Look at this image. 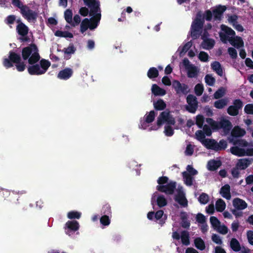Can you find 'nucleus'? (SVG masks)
Instances as JSON below:
<instances>
[{
  "label": "nucleus",
  "mask_w": 253,
  "mask_h": 253,
  "mask_svg": "<svg viewBox=\"0 0 253 253\" xmlns=\"http://www.w3.org/2000/svg\"><path fill=\"white\" fill-rule=\"evenodd\" d=\"M21 53L23 59L24 60L28 59L29 64H34L37 63L41 58L38 48L35 43H31L23 48Z\"/></svg>",
  "instance_id": "obj_1"
},
{
  "label": "nucleus",
  "mask_w": 253,
  "mask_h": 253,
  "mask_svg": "<svg viewBox=\"0 0 253 253\" xmlns=\"http://www.w3.org/2000/svg\"><path fill=\"white\" fill-rule=\"evenodd\" d=\"M13 63L16 64V68L18 71L22 72L25 70L26 65L23 62H21L20 54L11 50L9 52L8 58L3 59V65L8 69L13 66Z\"/></svg>",
  "instance_id": "obj_2"
},
{
  "label": "nucleus",
  "mask_w": 253,
  "mask_h": 253,
  "mask_svg": "<svg viewBox=\"0 0 253 253\" xmlns=\"http://www.w3.org/2000/svg\"><path fill=\"white\" fill-rule=\"evenodd\" d=\"M204 23V18H202L200 13H198L192 23L190 28L191 36L193 40L198 39L201 35Z\"/></svg>",
  "instance_id": "obj_3"
},
{
  "label": "nucleus",
  "mask_w": 253,
  "mask_h": 253,
  "mask_svg": "<svg viewBox=\"0 0 253 253\" xmlns=\"http://www.w3.org/2000/svg\"><path fill=\"white\" fill-rule=\"evenodd\" d=\"M182 63L187 71L188 78H193L197 77L198 75L199 71L196 66L191 64L189 60L186 58H184Z\"/></svg>",
  "instance_id": "obj_4"
},
{
  "label": "nucleus",
  "mask_w": 253,
  "mask_h": 253,
  "mask_svg": "<svg viewBox=\"0 0 253 253\" xmlns=\"http://www.w3.org/2000/svg\"><path fill=\"white\" fill-rule=\"evenodd\" d=\"M243 101L240 99H236L233 100V104L228 107L227 109V113L231 116H236L239 114V110L243 107Z\"/></svg>",
  "instance_id": "obj_5"
},
{
  "label": "nucleus",
  "mask_w": 253,
  "mask_h": 253,
  "mask_svg": "<svg viewBox=\"0 0 253 253\" xmlns=\"http://www.w3.org/2000/svg\"><path fill=\"white\" fill-rule=\"evenodd\" d=\"M84 4L90 8L89 14L90 16H94L98 13H100L99 2L96 0H83Z\"/></svg>",
  "instance_id": "obj_6"
},
{
  "label": "nucleus",
  "mask_w": 253,
  "mask_h": 253,
  "mask_svg": "<svg viewBox=\"0 0 253 253\" xmlns=\"http://www.w3.org/2000/svg\"><path fill=\"white\" fill-rule=\"evenodd\" d=\"M172 86L177 94L182 93L186 95L190 91L189 86L187 84H181L178 80H173L172 81Z\"/></svg>",
  "instance_id": "obj_7"
},
{
  "label": "nucleus",
  "mask_w": 253,
  "mask_h": 253,
  "mask_svg": "<svg viewBox=\"0 0 253 253\" xmlns=\"http://www.w3.org/2000/svg\"><path fill=\"white\" fill-rule=\"evenodd\" d=\"M186 101L188 104L186 107V109L189 112L194 113L198 108V101L197 98L194 95L189 94L186 98Z\"/></svg>",
  "instance_id": "obj_8"
},
{
  "label": "nucleus",
  "mask_w": 253,
  "mask_h": 253,
  "mask_svg": "<svg viewBox=\"0 0 253 253\" xmlns=\"http://www.w3.org/2000/svg\"><path fill=\"white\" fill-rule=\"evenodd\" d=\"M176 183L175 181H170L165 185H157V189L166 194L172 195L176 189Z\"/></svg>",
  "instance_id": "obj_9"
},
{
  "label": "nucleus",
  "mask_w": 253,
  "mask_h": 253,
  "mask_svg": "<svg viewBox=\"0 0 253 253\" xmlns=\"http://www.w3.org/2000/svg\"><path fill=\"white\" fill-rule=\"evenodd\" d=\"M174 200L180 206L186 207L188 206V201L185 197V193L182 190V188H178L177 190V194L175 195Z\"/></svg>",
  "instance_id": "obj_10"
},
{
  "label": "nucleus",
  "mask_w": 253,
  "mask_h": 253,
  "mask_svg": "<svg viewBox=\"0 0 253 253\" xmlns=\"http://www.w3.org/2000/svg\"><path fill=\"white\" fill-rule=\"evenodd\" d=\"M21 14L28 21L36 20L37 17V12L30 9L28 6V8L21 9Z\"/></svg>",
  "instance_id": "obj_11"
},
{
  "label": "nucleus",
  "mask_w": 253,
  "mask_h": 253,
  "mask_svg": "<svg viewBox=\"0 0 253 253\" xmlns=\"http://www.w3.org/2000/svg\"><path fill=\"white\" fill-rule=\"evenodd\" d=\"M232 126V123L228 120L223 118L219 121V129H223V132L226 135L229 133Z\"/></svg>",
  "instance_id": "obj_12"
},
{
  "label": "nucleus",
  "mask_w": 253,
  "mask_h": 253,
  "mask_svg": "<svg viewBox=\"0 0 253 253\" xmlns=\"http://www.w3.org/2000/svg\"><path fill=\"white\" fill-rule=\"evenodd\" d=\"M79 223L76 220L68 221L65 224V230L67 234L70 235V231L75 232L79 229Z\"/></svg>",
  "instance_id": "obj_13"
},
{
  "label": "nucleus",
  "mask_w": 253,
  "mask_h": 253,
  "mask_svg": "<svg viewBox=\"0 0 253 253\" xmlns=\"http://www.w3.org/2000/svg\"><path fill=\"white\" fill-rule=\"evenodd\" d=\"M73 74V70L70 68H66L59 71L57 75V78L62 80H67L70 79Z\"/></svg>",
  "instance_id": "obj_14"
},
{
  "label": "nucleus",
  "mask_w": 253,
  "mask_h": 253,
  "mask_svg": "<svg viewBox=\"0 0 253 253\" xmlns=\"http://www.w3.org/2000/svg\"><path fill=\"white\" fill-rule=\"evenodd\" d=\"M226 7L224 5H219L212 10L214 20H221L223 12L226 10Z\"/></svg>",
  "instance_id": "obj_15"
},
{
  "label": "nucleus",
  "mask_w": 253,
  "mask_h": 253,
  "mask_svg": "<svg viewBox=\"0 0 253 253\" xmlns=\"http://www.w3.org/2000/svg\"><path fill=\"white\" fill-rule=\"evenodd\" d=\"M32 66H29L28 68V72L31 75H41L43 74L42 71L40 66L39 64L35 63L31 64Z\"/></svg>",
  "instance_id": "obj_16"
},
{
  "label": "nucleus",
  "mask_w": 253,
  "mask_h": 253,
  "mask_svg": "<svg viewBox=\"0 0 253 253\" xmlns=\"http://www.w3.org/2000/svg\"><path fill=\"white\" fill-rule=\"evenodd\" d=\"M233 206L238 210H243L247 207L248 205L244 200L236 198L233 201Z\"/></svg>",
  "instance_id": "obj_17"
},
{
  "label": "nucleus",
  "mask_w": 253,
  "mask_h": 253,
  "mask_svg": "<svg viewBox=\"0 0 253 253\" xmlns=\"http://www.w3.org/2000/svg\"><path fill=\"white\" fill-rule=\"evenodd\" d=\"M204 145L207 149L213 150L216 151V149L217 147V142L214 139H211L207 138L206 140H204L203 143Z\"/></svg>",
  "instance_id": "obj_18"
},
{
  "label": "nucleus",
  "mask_w": 253,
  "mask_h": 253,
  "mask_svg": "<svg viewBox=\"0 0 253 253\" xmlns=\"http://www.w3.org/2000/svg\"><path fill=\"white\" fill-rule=\"evenodd\" d=\"M101 13H98L95 16L91 17L90 20L89 29L93 30L95 29L98 25L101 19Z\"/></svg>",
  "instance_id": "obj_19"
},
{
  "label": "nucleus",
  "mask_w": 253,
  "mask_h": 253,
  "mask_svg": "<svg viewBox=\"0 0 253 253\" xmlns=\"http://www.w3.org/2000/svg\"><path fill=\"white\" fill-rule=\"evenodd\" d=\"M220 161L211 160L208 162L207 168L210 171H214L221 166Z\"/></svg>",
  "instance_id": "obj_20"
},
{
  "label": "nucleus",
  "mask_w": 253,
  "mask_h": 253,
  "mask_svg": "<svg viewBox=\"0 0 253 253\" xmlns=\"http://www.w3.org/2000/svg\"><path fill=\"white\" fill-rule=\"evenodd\" d=\"M252 163V161L248 158L241 159L239 160L236 164L237 168L240 169H245Z\"/></svg>",
  "instance_id": "obj_21"
},
{
  "label": "nucleus",
  "mask_w": 253,
  "mask_h": 253,
  "mask_svg": "<svg viewBox=\"0 0 253 253\" xmlns=\"http://www.w3.org/2000/svg\"><path fill=\"white\" fill-rule=\"evenodd\" d=\"M220 193L223 198L227 200L230 199L231 196L230 186L228 184L223 186L220 189Z\"/></svg>",
  "instance_id": "obj_22"
},
{
  "label": "nucleus",
  "mask_w": 253,
  "mask_h": 253,
  "mask_svg": "<svg viewBox=\"0 0 253 253\" xmlns=\"http://www.w3.org/2000/svg\"><path fill=\"white\" fill-rule=\"evenodd\" d=\"M169 112L167 111H163L161 112L159 116L157 118V125L158 127H160L162 124L165 122L166 120L168 119L169 116Z\"/></svg>",
  "instance_id": "obj_23"
},
{
  "label": "nucleus",
  "mask_w": 253,
  "mask_h": 253,
  "mask_svg": "<svg viewBox=\"0 0 253 253\" xmlns=\"http://www.w3.org/2000/svg\"><path fill=\"white\" fill-rule=\"evenodd\" d=\"M245 134V130L240 127L239 126H235L231 131V135L234 137H242Z\"/></svg>",
  "instance_id": "obj_24"
},
{
  "label": "nucleus",
  "mask_w": 253,
  "mask_h": 253,
  "mask_svg": "<svg viewBox=\"0 0 253 253\" xmlns=\"http://www.w3.org/2000/svg\"><path fill=\"white\" fill-rule=\"evenodd\" d=\"M167 218L166 214H164V211L163 210H159L155 213V218L158 220H159V223L161 225H163L165 223Z\"/></svg>",
  "instance_id": "obj_25"
},
{
  "label": "nucleus",
  "mask_w": 253,
  "mask_h": 253,
  "mask_svg": "<svg viewBox=\"0 0 253 253\" xmlns=\"http://www.w3.org/2000/svg\"><path fill=\"white\" fill-rule=\"evenodd\" d=\"M17 33L22 37L27 35L29 28L25 24L17 25L16 28Z\"/></svg>",
  "instance_id": "obj_26"
},
{
  "label": "nucleus",
  "mask_w": 253,
  "mask_h": 253,
  "mask_svg": "<svg viewBox=\"0 0 253 253\" xmlns=\"http://www.w3.org/2000/svg\"><path fill=\"white\" fill-rule=\"evenodd\" d=\"M211 69L219 76H223V69L221 64L218 61H214L211 64Z\"/></svg>",
  "instance_id": "obj_27"
},
{
  "label": "nucleus",
  "mask_w": 253,
  "mask_h": 253,
  "mask_svg": "<svg viewBox=\"0 0 253 253\" xmlns=\"http://www.w3.org/2000/svg\"><path fill=\"white\" fill-rule=\"evenodd\" d=\"M228 103V99L227 98L218 99L214 102V107L218 109L224 108Z\"/></svg>",
  "instance_id": "obj_28"
},
{
  "label": "nucleus",
  "mask_w": 253,
  "mask_h": 253,
  "mask_svg": "<svg viewBox=\"0 0 253 253\" xmlns=\"http://www.w3.org/2000/svg\"><path fill=\"white\" fill-rule=\"evenodd\" d=\"M76 51V48L74 47L73 44H70L67 48H64L63 49L65 55L64 58L66 60L70 58V55L74 54Z\"/></svg>",
  "instance_id": "obj_29"
},
{
  "label": "nucleus",
  "mask_w": 253,
  "mask_h": 253,
  "mask_svg": "<svg viewBox=\"0 0 253 253\" xmlns=\"http://www.w3.org/2000/svg\"><path fill=\"white\" fill-rule=\"evenodd\" d=\"M230 152L232 154L239 157L244 156L246 155L245 150L237 146L232 147L230 148Z\"/></svg>",
  "instance_id": "obj_30"
},
{
  "label": "nucleus",
  "mask_w": 253,
  "mask_h": 253,
  "mask_svg": "<svg viewBox=\"0 0 253 253\" xmlns=\"http://www.w3.org/2000/svg\"><path fill=\"white\" fill-rule=\"evenodd\" d=\"M152 92L155 96H163L166 93V91L164 89L161 88L156 84H153L152 86Z\"/></svg>",
  "instance_id": "obj_31"
},
{
  "label": "nucleus",
  "mask_w": 253,
  "mask_h": 253,
  "mask_svg": "<svg viewBox=\"0 0 253 253\" xmlns=\"http://www.w3.org/2000/svg\"><path fill=\"white\" fill-rule=\"evenodd\" d=\"M206 121L210 126L213 131L219 129V122H216L210 118H207Z\"/></svg>",
  "instance_id": "obj_32"
},
{
  "label": "nucleus",
  "mask_w": 253,
  "mask_h": 253,
  "mask_svg": "<svg viewBox=\"0 0 253 253\" xmlns=\"http://www.w3.org/2000/svg\"><path fill=\"white\" fill-rule=\"evenodd\" d=\"M182 176L184 179V183L187 186H192L193 185V177L192 175L189 174L187 171H183L182 172Z\"/></svg>",
  "instance_id": "obj_33"
},
{
  "label": "nucleus",
  "mask_w": 253,
  "mask_h": 253,
  "mask_svg": "<svg viewBox=\"0 0 253 253\" xmlns=\"http://www.w3.org/2000/svg\"><path fill=\"white\" fill-rule=\"evenodd\" d=\"M181 226L184 228H189L190 226V223L188 220L187 214L186 212H181Z\"/></svg>",
  "instance_id": "obj_34"
},
{
  "label": "nucleus",
  "mask_w": 253,
  "mask_h": 253,
  "mask_svg": "<svg viewBox=\"0 0 253 253\" xmlns=\"http://www.w3.org/2000/svg\"><path fill=\"white\" fill-rule=\"evenodd\" d=\"M181 240L182 243L185 245L188 246L190 244V237L189 232L187 231H182L181 232Z\"/></svg>",
  "instance_id": "obj_35"
},
{
  "label": "nucleus",
  "mask_w": 253,
  "mask_h": 253,
  "mask_svg": "<svg viewBox=\"0 0 253 253\" xmlns=\"http://www.w3.org/2000/svg\"><path fill=\"white\" fill-rule=\"evenodd\" d=\"M40 66L42 71L44 74L50 67L51 64L50 62L45 59H42L40 61Z\"/></svg>",
  "instance_id": "obj_36"
},
{
  "label": "nucleus",
  "mask_w": 253,
  "mask_h": 253,
  "mask_svg": "<svg viewBox=\"0 0 253 253\" xmlns=\"http://www.w3.org/2000/svg\"><path fill=\"white\" fill-rule=\"evenodd\" d=\"M154 108L156 110L161 111L166 108V104L163 99H160L154 103Z\"/></svg>",
  "instance_id": "obj_37"
},
{
  "label": "nucleus",
  "mask_w": 253,
  "mask_h": 253,
  "mask_svg": "<svg viewBox=\"0 0 253 253\" xmlns=\"http://www.w3.org/2000/svg\"><path fill=\"white\" fill-rule=\"evenodd\" d=\"M90 20L87 18H84L81 22L80 25V32L83 34L88 28H89Z\"/></svg>",
  "instance_id": "obj_38"
},
{
  "label": "nucleus",
  "mask_w": 253,
  "mask_h": 253,
  "mask_svg": "<svg viewBox=\"0 0 253 253\" xmlns=\"http://www.w3.org/2000/svg\"><path fill=\"white\" fill-rule=\"evenodd\" d=\"M230 42L232 45L237 48L244 46L243 41L240 37H236L234 41L230 40Z\"/></svg>",
  "instance_id": "obj_39"
},
{
  "label": "nucleus",
  "mask_w": 253,
  "mask_h": 253,
  "mask_svg": "<svg viewBox=\"0 0 253 253\" xmlns=\"http://www.w3.org/2000/svg\"><path fill=\"white\" fill-rule=\"evenodd\" d=\"M225 202L221 199H218L215 203L216 210L218 212H222L225 209Z\"/></svg>",
  "instance_id": "obj_40"
},
{
  "label": "nucleus",
  "mask_w": 253,
  "mask_h": 253,
  "mask_svg": "<svg viewBox=\"0 0 253 253\" xmlns=\"http://www.w3.org/2000/svg\"><path fill=\"white\" fill-rule=\"evenodd\" d=\"M214 44V41L211 39L204 40L202 43L203 47L205 49H211L213 47Z\"/></svg>",
  "instance_id": "obj_41"
},
{
  "label": "nucleus",
  "mask_w": 253,
  "mask_h": 253,
  "mask_svg": "<svg viewBox=\"0 0 253 253\" xmlns=\"http://www.w3.org/2000/svg\"><path fill=\"white\" fill-rule=\"evenodd\" d=\"M194 244L197 249L201 251L205 250V242L200 237H197L194 240Z\"/></svg>",
  "instance_id": "obj_42"
},
{
  "label": "nucleus",
  "mask_w": 253,
  "mask_h": 253,
  "mask_svg": "<svg viewBox=\"0 0 253 253\" xmlns=\"http://www.w3.org/2000/svg\"><path fill=\"white\" fill-rule=\"evenodd\" d=\"M230 247L235 252H239L241 250L240 244L236 238H232L231 240Z\"/></svg>",
  "instance_id": "obj_43"
},
{
  "label": "nucleus",
  "mask_w": 253,
  "mask_h": 253,
  "mask_svg": "<svg viewBox=\"0 0 253 253\" xmlns=\"http://www.w3.org/2000/svg\"><path fill=\"white\" fill-rule=\"evenodd\" d=\"M54 34L55 36L59 37L69 38H72L73 37V35L71 33L68 31L63 32L60 30H57Z\"/></svg>",
  "instance_id": "obj_44"
},
{
  "label": "nucleus",
  "mask_w": 253,
  "mask_h": 253,
  "mask_svg": "<svg viewBox=\"0 0 253 253\" xmlns=\"http://www.w3.org/2000/svg\"><path fill=\"white\" fill-rule=\"evenodd\" d=\"M157 205L159 208H162L167 205V201L163 195L159 196L156 199Z\"/></svg>",
  "instance_id": "obj_45"
},
{
  "label": "nucleus",
  "mask_w": 253,
  "mask_h": 253,
  "mask_svg": "<svg viewBox=\"0 0 253 253\" xmlns=\"http://www.w3.org/2000/svg\"><path fill=\"white\" fill-rule=\"evenodd\" d=\"M147 76L150 79L157 78L159 76V71L156 68L151 67L148 71Z\"/></svg>",
  "instance_id": "obj_46"
},
{
  "label": "nucleus",
  "mask_w": 253,
  "mask_h": 253,
  "mask_svg": "<svg viewBox=\"0 0 253 253\" xmlns=\"http://www.w3.org/2000/svg\"><path fill=\"white\" fill-rule=\"evenodd\" d=\"M16 18V17L15 15H9L4 19V23L11 28L12 27L11 25L13 24L15 22Z\"/></svg>",
  "instance_id": "obj_47"
},
{
  "label": "nucleus",
  "mask_w": 253,
  "mask_h": 253,
  "mask_svg": "<svg viewBox=\"0 0 253 253\" xmlns=\"http://www.w3.org/2000/svg\"><path fill=\"white\" fill-rule=\"evenodd\" d=\"M225 93V89L223 87H221L218 88L214 93L213 97L216 99H221Z\"/></svg>",
  "instance_id": "obj_48"
},
{
  "label": "nucleus",
  "mask_w": 253,
  "mask_h": 253,
  "mask_svg": "<svg viewBox=\"0 0 253 253\" xmlns=\"http://www.w3.org/2000/svg\"><path fill=\"white\" fill-rule=\"evenodd\" d=\"M81 216V213L77 211H69L67 214L68 218L72 219H80Z\"/></svg>",
  "instance_id": "obj_49"
},
{
  "label": "nucleus",
  "mask_w": 253,
  "mask_h": 253,
  "mask_svg": "<svg viewBox=\"0 0 253 253\" xmlns=\"http://www.w3.org/2000/svg\"><path fill=\"white\" fill-rule=\"evenodd\" d=\"M72 16L73 13L71 9H68L65 10L64 12V17L68 23L70 24L72 23Z\"/></svg>",
  "instance_id": "obj_50"
},
{
  "label": "nucleus",
  "mask_w": 253,
  "mask_h": 253,
  "mask_svg": "<svg viewBox=\"0 0 253 253\" xmlns=\"http://www.w3.org/2000/svg\"><path fill=\"white\" fill-rule=\"evenodd\" d=\"M199 201L202 204L205 205L209 201V197L208 195L205 193H202L199 197Z\"/></svg>",
  "instance_id": "obj_51"
},
{
  "label": "nucleus",
  "mask_w": 253,
  "mask_h": 253,
  "mask_svg": "<svg viewBox=\"0 0 253 253\" xmlns=\"http://www.w3.org/2000/svg\"><path fill=\"white\" fill-rule=\"evenodd\" d=\"M101 212L104 215H111L112 212L110 205L108 204L104 205L102 208Z\"/></svg>",
  "instance_id": "obj_52"
},
{
  "label": "nucleus",
  "mask_w": 253,
  "mask_h": 253,
  "mask_svg": "<svg viewBox=\"0 0 253 253\" xmlns=\"http://www.w3.org/2000/svg\"><path fill=\"white\" fill-rule=\"evenodd\" d=\"M12 4L20 9V13L21 12V9L28 8V6L23 5L20 0H12Z\"/></svg>",
  "instance_id": "obj_53"
},
{
  "label": "nucleus",
  "mask_w": 253,
  "mask_h": 253,
  "mask_svg": "<svg viewBox=\"0 0 253 253\" xmlns=\"http://www.w3.org/2000/svg\"><path fill=\"white\" fill-rule=\"evenodd\" d=\"M205 80L206 83L210 86H213L215 82V79L210 74L206 75Z\"/></svg>",
  "instance_id": "obj_54"
},
{
  "label": "nucleus",
  "mask_w": 253,
  "mask_h": 253,
  "mask_svg": "<svg viewBox=\"0 0 253 253\" xmlns=\"http://www.w3.org/2000/svg\"><path fill=\"white\" fill-rule=\"evenodd\" d=\"M205 121V118L203 115H198L196 117V124L198 126L199 128H202V127L204 126V123Z\"/></svg>",
  "instance_id": "obj_55"
},
{
  "label": "nucleus",
  "mask_w": 253,
  "mask_h": 253,
  "mask_svg": "<svg viewBox=\"0 0 253 253\" xmlns=\"http://www.w3.org/2000/svg\"><path fill=\"white\" fill-rule=\"evenodd\" d=\"M195 135L196 136L197 139L200 141L202 144L203 143L204 140L207 139L205 138L206 136L205 133L201 130H197L195 133Z\"/></svg>",
  "instance_id": "obj_56"
},
{
  "label": "nucleus",
  "mask_w": 253,
  "mask_h": 253,
  "mask_svg": "<svg viewBox=\"0 0 253 253\" xmlns=\"http://www.w3.org/2000/svg\"><path fill=\"white\" fill-rule=\"evenodd\" d=\"M195 93L197 96H201L204 91V86L202 84H197L194 88Z\"/></svg>",
  "instance_id": "obj_57"
},
{
  "label": "nucleus",
  "mask_w": 253,
  "mask_h": 253,
  "mask_svg": "<svg viewBox=\"0 0 253 253\" xmlns=\"http://www.w3.org/2000/svg\"><path fill=\"white\" fill-rule=\"evenodd\" d=\"M155 117V111L152 110L151 111L149 114L145 117V121L146 123L149 124L153 122Z\"/></svg>",
  "instance_id": "obj_58"
},
{
  "label": "nucleus",
  "mask_w": 253,
  "mask_h": 253,
  "mask_svg": "<svg viewBox=\"0 0 253 253\" xmlns=\"http://www.w3.org/2000/svg\"><path fill=\"white\" fill-rule=\"evenodd\" d=\"M109 215H103L100 219V222L101 224L104 226H108L110 223V219L109 217Z\"/></svg>",
  "instance_id": "obj_59"
},
{
  "label": "nucleus",
  "mask_w": 253,
  "mask_h": 253,
  "mask_svg": "<svg viewBox=\"0 0 253 253\" xmlns=\"http://www.w3.org/2000/svg\"><path fill=\"white\" fill-rule=\"evenodd\" d=\"M227 146V143L226 140L221 139L219 141V143H217V147L216 151H219L221 150H225Z\"/></svg>",
  "instance_id": "obj_60"
},
{
  "label": "nucleus",
  "mask_w": 253,
  "mask_h": 253,
  "mask_svg": "<svg viewBox=\"0 0 253 253\" xmlns=\"http://www.w3.org/2000/svg\"><path fill=\"white\" fill-rule=\"evenodd\" d=\"M209 56L208 54L205 51H200L199 54L198 58L202 62H206L208 61Z\"/></svg>",
  "instance_id": "obj_61"
},
{
  "label": "nucleus",
  "mask_w": 253,
  "mask_h": 253,
  "mask_svg": "<svg viewBox=\"0 0 253 253\" xmlns=\"http://www.w3.org/2000/svg\"><path fill=\"white\" fill-rule=\"evenodd\" d=\"M210 222L211 225L214 228H217L219 225L220 224V222L217 219V217L215 216H211L210 217Z\"/></svg>",
  "instance_id": "obj_62"
},
{
  "label": "nucleus",
  "mask_w": 253,
  "mask_h": 253,
  "mask_svg": "<svg viewBox=\"0 0 253 253\" xmlns=\"http://www.w3.org/2000/svg\"><path fill=\"white\" fill-rule=\"evenodd\" d=\"M164 133L167 136H171L174 133V130L171 126L166 125L165 126Z\"/></svg>",
  "instance_id": "obj_63"
},
{
  "label": "nucleus",
  "mask_w": 253,
  "mask_h": 253,
  "mask_svg": "<svg viewBox=\"0 0 253 253\" xmlns=\"http://www.w3.org/2000/svg\"><path fill=\"white\" fill-rule=\"evenodd\" d=\"M244 112L247 114L253 115V104H248L244 108Z\"/></svg>",
  "instance_id": "obj_64"
}]
</instances>
